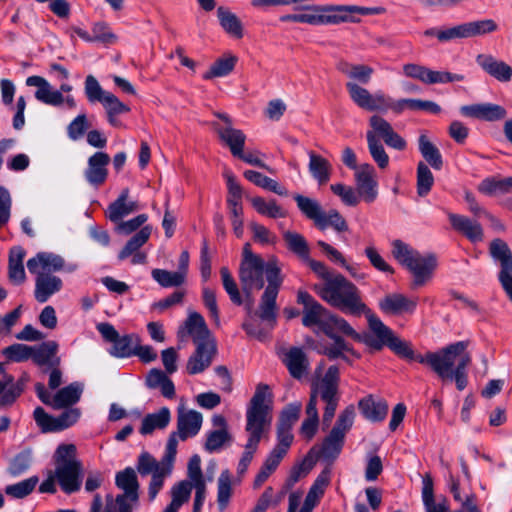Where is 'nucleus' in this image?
I'll return each mask as SVG.
<instances>
[{"label":"nucleus","instance_id":"1","mask_svg":"<svg viewBox=\"0 0 512 512\" xmlns=\"http://www.w3.org/2000/svg\"><path fill=\"white\" fill-rule=\"evenodd\" d=\"M313 290L323 301L346 315H365L368 322L376 316L363 301L359 288L342 274L337 273L327 282L315 284Z\"/></svg>","mask_w":512,"mask_h":512},{"label":"nucleus","instance_id":"2","mask_svg":"<svg viewBox=\"0 0 512 512\" xmlns=\"http://www.w3.org/2000/svg\"><path fill=\"white\" fill-rule=\"evenodd\" d=\"M469 341H458L430 354L424 361L443 380H455L459 391L468 385L467 367L471 355L466 352Z\"/></svg>","mask_w":512,"mask_h":512},{"label":"nucleus","instance_id":"3","mask_svg":"<svg viewBox=\"0 0 512 512\" xmlns=\"http://www.w3.org/2000/svg\"><path fill=\"white\" fill-rule=\"evenodd\" d=\"M269 389L267 384L259 383L247 408L245 430L249 433V437L240 459V461L247 465L253 460L265 431V426L269 425L271 421L269 406L265 404V399L269 395Z\"/></svg>","mask_w":512,"mask_h":512},{"label":"nucleus","instance_id":"4","mask_svg":"<svg viewBox=\"0 0 512 512\" xmlns=\"http://www.w3.org/2000/svg\"><path fill=\"white\" fill-rule=\"evenodd\" d=\"M189 334L196 345L195 352L189 357L186 365L188 374L195 375L207 369L216 353L215 345L209 342L210 331L203 316L197 312L188 315L184 328L178 331L179 337Z\"/></svg>","mask_w":512,"mask_h":512},{"label":"nucleus","instance_id":"5","mask_svg":"<svg viewBox=\"0 0 512 512\" xmlns=\"http://www.w3.org/2000/svg\"><path fill=\"white\" fill-rule=\"evenodd\" d=\"M55 477L61 491L72 495L81 490L83 483V466L76 458L74 444H61L54 454Z\"/></svg>","mask_w":512,"mask_h":512},{"label":"nucleus","instance_id":"6","mask_svg":"<svg viewBox=\"0 0 512 512\" xmlns=\"http://www.w3.org/2000/svg\"><path fill=\"white\" fill-rule=\"evenodd\" d=\"M369 328L374 333L373 337L366 339V346L369 348L380 351L384 346L391 349L397 356L410 360L417 361L421 364H426L424 361L426 357L434 352H427L426 354H415L409 342L397 337L393 331L386 326L382 320L376 315L369 319Z\"/></svg>","mask_w":512,"mask_h":512},{"label":"nucleus","instance_id":"7","mask_svg":"<svg viewBox=\"0 0 512 512\" xmlns=\"http://www.w3.org/2000/svg\"><path fill=\"white\" fill-rule=\"evenodd\" d=\"M392 255L413 274L412 288L423 286L432 277L437 266L435 255L422 256L417 250L412 249L399 239L392 242Z\"/></svg>","mask_w":512,"mask_h":512},{"label":"nucleus","instance_id":"8","mask_svg":"<svg viewBox=\"0 0 512 512\" xmlns=\"http://www.w3.org/2000/svg\"><path fill=\"white\" fill-rule=\"evenodd\" d=\"M328 324L330 326V335H326L328 338H330L333 343L331 344H324L321 345L318 349V353L325 355L327 358H334L338 355L339 349L341 350H347V352L356 358H359L360 355L353 349V347L344 340L342 336H340L338 333H342L345 336L351 337L353 340L362 342L366 345V339L369 337H373V334H364L361 335L358 332L355 331V329L348 323L347 320H345L342 317H339L337 315H334L331 313V316L329 317Z\"/></svg>","mask_w":512,"mask_h":512},{"label":"nucleus","instance_id":"9","mask_svg":"<svg viewBox=\"0 0 512 512\" xmlns=\"http://www.w3.org/2000/svg\"><path fill=\"white\" fill-rule=\"evenodd\" d=\"M270 269L277 270L276 276L279 279H283L281 268L276 258H271L267 262L263 259L239 266V281L242 291L247 298L252 297L253 290H261L264 287V277L269 283Z\"/></svg>","mask_w":512,"mask_h":512},{"label":"nucleus","instance_id":"10","mask_svg":"<svg viewBox=\"0 0 512 512\" xmlns=\"http://www.w3.org/2000/svg\"><path fill=\"white\" fill-rule=\"evenodd\" d=\"M297 303L303 306L302 324L307 328L316 326L325 335H330L328 324L331 313L307 291H298Z\"/></svg>","mask_w":512,"mask_h":512},{"label":"nucleus","instance_id":"11","mask_svg":"<svg viewBox=\"0 0 512 512\" xmlns=\"http://www.w3.org/2000/svg\"><path fill=\"white\" fill-rule=\"evenodd\" d=\"M96 328L106 342L112 343L109 349L111 356L116 358L134 356L136 345L140 343V337L137 334L131 333L120 336L115 327L108 322L99 323Z\"/></svg>","mask_w":512,"mask_h":512},{"label":"nucleus","instance_id":"12","mask_svg":"<svg viewBox=\"0 0 512 512\" xmlns=\"http://www.w3.org/2000/svg\"><path fill=\"white\" fill-rule=\"evenodd\" d=\"M213 115L221 120L224 125L217 121H212L210 123L211 128L217 133L220 141L229 147L234 157L240 155V152L244 150L246 141L244 132L233 127V121L228 114L215 111Z\"/></svg>","mask_w":512,"mask_h":512},{"label":"nucleus","instance_id":"13","mask_svg":"<svg viewBox=\"0 0 512 512\" xmlns=\"http://www.w3.org/2000/svg\"><path fill=\"white\" fill-rule=\"evenodd\" d=\"M276 275L277 270L270 269L269 284H267L259 304L258 316L262 321L269 324H275L276 322V299L283 283V279H279Z\"/></svg>","mask_w":512,"mask_h":512},{"label":"nucleus","instance_id":"14","mask_svg":"<svg viewBox=\"0 0 512 512\" xmlns=\"http://www.w3.org/2000/svg\"><path fill=\"white\" fill-rule=\"evenodd\" d=\"M294 10L321 13L322 25L340 23H358L359 18L351 15L350 5H298Z\"/></svg>","mask_w":512,"mask_h":512},{"label":"nucleus","instance_id":"15","mask_svg":"<svg viewBox=\"0 0 512 512\" xmlns=\"http://www.w3.org/2000/svg\"><path fill=\"white\" fill-rule=\"evenodd\" d=\"M345 86L350 98L358 107L367 111H387L388 96L384 93L371 94L356 82H347Z\"/></svg>","mask_w":512,"mask_h":512},{"label":"nucleus","instance_id":"16","mask_svg":"<svg viewBox=\"0 0 512 512\" xmlns=\"http://www.w3.org/2000/svg\"><path fill=\"white\" fill-rule=\"evenodd\" d=\"M490 256L499 261L501 270L499 272V281L504 291L512 301V275L509 273V262L511 260V250L508 244L501 238L493 239L489 245Z\"/></svg>","mask_w":512,"mask_h":512},{"label":"nucleus","instance_id":"17","mask_svg":"<svg viewBox=\"0 0 512 512\" xmlns=\"http://www.w3.org/2000/svg\"><path fill=\"white\" fill-rule=\"evenodd\" d=\"M375 168L369 164H361L355 173L357 194L367 203H372L378 196Z\"/></svg>","mask_w":512,"mask_h":512},{"label":"nucleus","instance_id":"18","mask_svg":"<svg viewBox=\"0 0 512 512\" xmlns=\"http://www.w3.org/2000/svg\"><path fill=\"white\" fill-rule=\"evenodd\" d=\"M301 409L302 404L300 402L290 403L283 408L277 423V441L292 445L294 436L291 430L300 417Z\"/></svg>","mask_w":512,"mask_h":512},{"label":"nucleus","instance_id":"19","mask_svg":"<svg viewBox=\"0 0 512 512\" xmlns=\"http://www.w3.org/2000/svg\"><path fill=\"white\" fill-rule=\"evenodd\" d=\"M460 112L465 117H470L487 122H495L504 119L507 116L506 109L494 103H478L464 105Z\"/></svg>","mask_w":512,"mask_h":512},{"label":"nucleus","instance_id":"20","mask_svg":"<svg viewBox=\"0 0 512 512\" xmlns=\"http://www.w3.org/2000/svg\"><path fill=\"white\" fill-rule=\"evenodd\" d=\"M58 352L59 345L54 340L34 345V365L43 373H47L53 367L60 366L61 358Z\"/></svg>","mask_w":512,"mask_h":512},{"label":"nucleus","instance_id":"21","mask_svg":"<svg viewBox=\"0 0 512 512\" xmlns=\"http://www.w3.org/2000/svg\"><path fill=\"white\" fill-rule=\"evenodd\" d=\"M110 163V156L102 151L95 152L88 159V166L84 171L85 179L94 187L103 185L108 177L107 165Z\"/></svg>","mask_w":512,"mask_h":512},{"label":"nucleus","instance_id":"22","mask_svg":"<svg viewBox=\"0 0 512 512\" xmlns=\"http://www.w3.org/2000/svg\"><path fill=\"white\" fill-rule=\"evenodd\" d=\"M417 299H410L401 293L387 294L379 301L380 310L387 315L412 314L416 310Z\"/></svg>","mask_w":512,"mask_h":512},{"label":"nucleus","instance_id":"23","mask_svg":"<svg viewBox=\"0 0 512 512\" xmlns=\"http://www.w3.org/2000/svg\"><path fill=\"white\" fill-rule=\"evenodd\" d=\"M372 131L383 139L385 144L396 150L402 151L406 148L407 143L403 137L394 131L391 124L381 116L373 115L369 119Z\"/></svg>","mask_w":512,"mask_h":512},{"label":"nucleus","instance_id":"24","mask_svg":"<svg viewBox=\"0 0 512 512\" xmlns=\"http://www.w3.org/2000/svg\"><path fill=\"white\" fill-rule=\"evenodd\" d=\"M63 281L51 273H37L35 278L34 298L39 303L47 302L53 295L61 291Z\"/></svg>","mask_w":512,"mask_h":512},{"label":"nucleus","instance_id":"25","mask_svg":"<svg viewBox=\"0 0 512 512\" xmlns=\"http://www.w3.org/2000/svg\"><path fill=\"white\" fill-rule=\"evenodd\" d=\"M477 64L491 77L499 82H509L512 79V67L502 60L489 54H479Z\"/></svg>","mask_w":512,"mask_h":512},{"label":"nucleus","instance_id":"26","mask_svg":"<svg viewBox=\"0 0 512 512\" xmlns=\"http://www.w3.org/2000/svg\"><path fill=\"white\" fill-rule=\"evenodd\" d=\"M65 269L68 272H73L76 269V265H70L66 268L64 258L52 252H38L34 257V272L36 274H54Z\"/></svg>","mask_w":512,"mask_h":512},{"label":"nucleus","instance_id":"27","mask_svg":"<svg viewBox=\"0 0 512 512\" xmlns=\"http://www.w3.org/2000/svg\"><path fill=\"white\" fill-rule=\"evenodd\" d=\"M202 414L195 410H178L177 431L179 438L185 441L188 437L195 436L202 425Z\"/></svg>","mask_w":512,"mask_h":512},{"label":"nucleus","instance_id":"28","mask_svg":"<svg viewBox=\"0 0 512 512\" xmlns=\"http://www.w3.org/2000/svg\"><path fill=\"white\" fill-rule=\"evenodd\" d=\"M290 375L295 379H301L308 371L309 361L301 348L292 347L283 358Z\"/></svg>","mask_w":512,"mask_h":512},{"label":"nucleus","instance_id":"29","mask_svg":"<svg viewBox=\"0 0 512 512\" xmlns=\"http://www.w3.org/2000/svg\"><path fill=\"white\" fill-rule=\"evenodd\" d=\"M448 216L452 227L456 231L462 233L472 242L482 241L483 229L478 222L459 214L450 213Z\"/></svg>","mask_w":512,"mask_h":512},{"label":"nucleus","instance_id":"30","mask_svg":"<svg viewBox=\"0 0 512 512\" xmlns=\"http://www.w3.org/2000/svg\"><path fill=\"white\" fill-rule=\"evenodd\" d=\"M448 216L452 227L456 231L462 233L472 242L482 241L483 229L478 222L459 214L450 213Z\"/></svg>","mask_w":512,"mask_h":512},{"label":"nucleus","instance_id":"31","mask_svg":"<svg viewBox=\"0 0 512 512\" xmlns=\"http://www.w3.org/2000/svg\"><path fill=\"white\" fill-rule=\"evenodd\" d=\"M298 209L300 212L309 220L314 222V225L320 226L324 225V210L321 207V204L316 200L307 196H303L301 194H295L293 196Z\"/></svg>","mask_w":512,"mask_h":512},{"label":"nucleus","instance_id":"32","mask_svg":"<svg viewBox=\"0 0 512 512\" xmlns=\"http://www.w3.org/2000/svg\"><path fill=\"white\" fill-rule=\"evenodd\" d=\"M344 442L345 437L331 430L323 439L322 445L318 451V458H322L329 464H332L340 455Z\"/></svg>","mask_w":512,"mask_h":512},{"label":"nucleus","instance_id":"33","mask_svg":"<svg viewBox=\"0 0 512 512\" xmlns=\"http://www.w3.org/2000/svg\"><path fill=\"white\" fill-rule=\"evenodd\" d=\"M331 481V469L326 467L321 471V473L317 476L312 486L310 487L303 505L313 509L317 506L320 499L323 497L325 493V489L329 485Z\"/></svg>","mask_w":512,"mask_h":512},{"label":"nucleus","instance_id":"34","mask_svg":"<svg viewBox=\"0 0 512 512\" xmlns=\"http://www.w3.org/2000/svg\"><path fill=\"white\" fill-rule=\"evenodd\" d=\"M336 69L352 79V82L358 81L362 84H368L374 73V69L368 65L351 64L344 59L336 63Z\"/></svg>","mask_w":512,"mask_h":512},{"label":"nucleus","instance_id":"35","mask_svg":"<svg viewBox=\"0 0 512 512\" xmlns=\"http://www.w3.org/2000/svg\"><path fill=\"white\" fill-rule=\"evenodd\" d=\"M358 408L362 415L371 422L383 421L388 413L386 401H375L371 395L361 399Z\"/></svg>","mask_w":512,"mask_h":512},{"label":"nucleus","instance_id":"36","mask_svg":"<svg viewBox=\"0 0 512 512\" xmlns=\"http://www.w3.org/2000/svg\"><path fill=\"white\" fill-rule=\"evenodd\" d=\"M83 393V385L79 382H73L59 389L55 394V410L73 407L80 401Z\"/></svg>","mask_w":512,"mask_h":512},{"label":"nucleus","instance_id":"37","mask_svg":"<svg viewBox=\"0 0 512 512\" xmlns=\"http://www.w3.org/2000/svg\"><path fill=\"white\" fill-rule=\"evenodd\" d=\"M34 86L37 87L35 97L50 106H60L64 102V96L58 90H53L51 85L40 76L34 75Z\"/></svg>","mask_w":512,"mask_h":512},{"label":"nucleus","instance_id":"38","mask_svg":"<svg viewBox=\"0 0 512 512\" xmlns=\"http://www.w3.org/2000/svg\"><path fill=\"white\" fill-rule=\"evenodd\" d=\"M25 255V250L20 246L12 247L9 252L8 277L16 285L21 284L25 280L23 265Z\"/></svg>","mask_w":512,"mask_h":512},{"label":"nucleus","instance_id":"39","mask_svg":"<svg viewBox=\"0 0 512 512\" xmlns=\"http://www.w3.org/2000/svg\"><path fill=\"white\" fill-rule=\"evenodd\" d=\"M418 149L425 161L435 170L443 167V158L440 150L434 145L425 134L418 138Z\"/></svg>","mask_w":512,"mask_h":512},{"label":"nucleus","instance_id":"40","mask_svg":"<svg viewBox=\"0 0 512 512\" xmlns=\"http://www.w3.org/2000/svg\"><path fill=\"white\" fill-rule=\"evenodd\" d=\"M309 155V172L320 185L327 183L331 175V164L329 161L317 155L315 152H308Z\"/></svg>","mask_w":512,"mask_h":512},{"label":"nucleus","instance_id":"41","mask_svg":"<svg viewBox=\"0 0 512 512\" xmlns=\"http://www.w3.org/2000/svg\"><path fill=\"white\" fill-rule=\"evenodd\" d=\"M171 419L169 408L162 407L157 413L146 415L140 427L142 435L151 434L155 429H164L168 426Z\"/></svg>","mask_w":512,"mask_h":512},{"label":"nucleus","instance_id":"42","mask_svg":"<svg viewBox=\"0 0 512 512\" xmlns=\"http://www.w3.org/2000/svg\"><path fill=\"white\" fill-rule=\"evenodd\" d=\"M217 16L224 31L236 39H241L244 35L243 25L236 14L220 6L217 9Z\"/></svg>","mask_w":512,"mask_h":512},{"label":"nucleus","instance_id":"43","mask_svg":"<svg viewBox=\"0 0 512 512\" xmlns=\"http://www.w3.org/2000/svg\"><path fill=\"white\" fill-rule=\"evenodd\" d=\"M21 393V383H15L12 375H5L0 380V408L11 406Z\"/></svg>","mask_w":512,"mask_h":512},{"label":"nucleus","instance_id":"44","mask_svg":"<svg viewBox=\"0 0 512 512\" xmlns=\"http://www.w3.org/2000/svg\"><path fill=\"white\" fill-rule=\"evenodd\" d=\"M237 62V56L232 54L224 55L214 61L209 70L203 74V78L210 80L216 77H225L234 70Z\"/></svg>","mask_w":512,"mask_h":512},{"label":"nucleus","instance_id":"45","mask_svg":"<svg viewBox=\"0 0 512 512\" xmlns=\"http://www.w3.org/2000/svg\"><path fill=\"white\" fill-rule=\"evenodd\" d=\"M115 484L123 490L122 494L131 495L133 498L139 497V482L133 468L127 467L119 471L115 476Z\"/></svg>","mask_w":512,"mask_h":512},{"label":"nucleus","instance_id":"46","mask_svg":"<svg viewBox=\"0 0 512 512\" xmlns=\"http://www.w3.org/2000/svg\"><path fill=\"white\" fill-rule=\"evenodd\" d=\"M243 175L248 181L265 190L271 191L280 196H287L288 194L287 189L281 186L276 180L269 178L258 171L246 170Z\"/></svg>","mask_w":512,"mask_h":512},{"label":"nucleus","instance_id":"47","mask_svg":"<svg viewBox=\"0 0 512 512\" xmlns=\"http://www.w3.org/2000/svg\"><path fill=\"white\" fill-rule=\"evenodd\" d=\"M152 228L149 225L142 227L135 235H133L122 250L118 254L120 261L125 260L138 250L148 241Z\"/></svg>","mask_w":512,"mask_h":512},{"label":"nucleus","instance_id":"48","mask_svg":"<svg viewBox=\"0 0 512 512\" xmlns=\"http://www.w3.org/2000/svg\"><path fill=\"white\" fill-rule=\"evenodd\" d=\"M283 239L290 252L303 260L308 259L310 249L307 240L302 234L293 231H285L283 233Z\"/></svg>","mask_w":512,"mask_h":512},{"label":"nucleus","instance_id":"49","mask_svg":"<svg viewBox=\"0 0 512 512\" xmlns=\"http://www.w3.org/2000/svg\"><path fill=\"white\" fill-rule=\"evenodd\" d=\"M368 149L373 160L380 169H385L389 164V156L386 153L379 137L372 130L366 134Z\"/></svg>","mask_w":512,"mask_h":512},{"label":"nucleus","instance_id":"50","mask_svg":"<svg viewBox=\"0 0 512 512\" xmlns=\"http://www.w3.org/2000/svg\"><path fill=\"white\" fill-rule=\"evenodd\" d=\"M250 201L253 208L261 215L273 219L286 217V211L274 199L266 202L264 198L256 196L252 197Z\"/></svg>","mask_w":512,"mask_h":512},{"label":"nucleus","instance_id":"51","mask_svg":"<svg viewBox=\"0 0 512 512\" xmlns=\"http://www.w3.org/2000/svg\"><path fill=\"white\" fill-rule=\"evenodd\" d=\"M339 381V368L337 365H331L319 383L312 388H316L319 393L339 394Z\"/></svg>","mask_w":512,"mask_h":512},{"label":"nucleus","instance_id":"52","mask_svg":"<svg viewBox=\"0 0 512 512\" xmlns=\"http://www.w3.org/2000/svg\"><path fill=\"white\" fill-rule=\"evenodd\" d=\"M1 355L6 361L20 363L32 358V346L15 343L1 350Z\"/></svg>","mask_w":512,"mask_h":512},{"label":"nucleus","instance_id":"53","mask_svg":"<svg viewBox=\"0 0 512 512\" xmlns=\"http://www.w3.org/2000/svg\"><path fill=\"white\" fill-rule=\"evenodd\" d=\"M434 184V176L426 163L420 161L417 165V194L420 197L428 195Z\"/></svg>","mask_w":512,"mask_h":512},{"label":"nucleus","instance_id":"54","mask_svg":"<svg viewBox=\"0 0 512 512\" xmlns=\"http://www.w3.org/2000/svg\"><path fill=\"white\" fill-rule=\"evenodd\" d=\"M466 38L485 35L497 30V23L493 19H484L463 23Z\"/></svg>","mask_w":512,"mask_h":512},{"label":"nucleus","instance_id":"55","mask_svg":"<svg viewBox=\"0 0 512 512\" xmlns=\"http://www.w3.org/2000/svg\"><path fill=\"white\" fill-rule=\"evenodd\" d=\"M152 277L162 287H176L184 283V272H170L164 269L152 270Z\"/></svg>","mask_w":512,"mask_h":512},{"label":"nucleus","instance_id":"56","mask_svg":"<svg viewBox=\"0 0 512 512\" xmlns=\"http://www.w3.org/2000/svg\"><path fill=\"white\" fill-rule=\"evenodd\" d=\"M221 280L223 284V288L226 293L229 295L231 302L235 305H242L243 299L241 293L239 291L238 285L235 282L233 276L231 275L229 269L227 267H222L220 269Z\"/></svg>","mask_w":512,"mask_h":512},{"label":"nucleus","instance_id":"57","mask_svg":"<svg viewBox=\"0 0 512 512\" xmlns=\"http://www.w3.org/2000/svg\"><path fill=\"white\" fill-rule=\"evenodd\" d=\"M232 487H231V475L229 470H224L221 472L218 478V494H217V502L219 509L223 511L229 502L231 497Z\"/></svg>","mask_w":512,"mask_h":512},{"label":"nucleus","instance_id":"58","mask_svg":"<svg viewBox=\"0 0 512 512\" xmlns=\"http://www.w3.org/2000/svg\"><path fill=\"white\" fill-rule=\"evenodd\" d=\"M129 190L124 189L118 198L112 202L106 211L108 219L114 223L119 222L123 217L127 216L126 200L128 199Z\"/></svg>","mask_w":512,"mask_h":512},{"label":"nucleus","instance_id":"59","mask_svg":"<svg viewBox=\"0 0 512 512\" xmlns=\"http://www.w3.org/2000/svg\"><path fill=\"white\" fill-rule=\"evenodd\" d=\"M323 223L324 225L317 226L321 231L326 230L328 227L333 228L338 233L347 232L349 229L347 221L336 209L324 212Z\"/></svg>","mask_w":512,"mask_h":512},{"label":"nucleus","instance_id":"60","mask_svg":"<svg viewBox=\"0 0 512 512\" xmlns=\"http://www.w3.org/2000/svg\"><path fill=\"white\" fill-rule=\"evenodd\" d=\"M291 444H284L282 441H277V445L272 449L267 458L265 459L262 467L268 472L273 473L279 466L280 462L287 454Z\"/></svg>","mask_w":512,"mask_h":512},{"label":"nucleus","instance_id":"61","mask_svg":"<svg viewBox=\"0 0 512 512\" xmlns=\"http://www.w3.org/2000/svg\"><path fill=\"white\" fill-rule=\"evenodd\" d=\"M136 468L142 476L152 475L160 471L161 468H164V460L161 459V461L158 462L150 453L142 452L138 457Z\"/></svg>","mask_w":512,"mask_h":512},{"label":"nucleus","instance_id":"62","mask_svg":"<svg viewBox=\"0 0 512 512\" xmlns=\"http://www.w3.org/2000/svg\"><path fill=\"white\" fill-rule=\"evenodd\" d=\"M34 420L43 433L60 432L58 417L46 413L42 407L34 409Z\"/></svg>","mask_w":512,"mask_h":512},{"label":"nucleus","instance_id":"63","mask_svg":"<svg viewBox=\"0 0 512 512\" xmlns=\"http://www.w3.org/2000/svg\"><path fill=\"white\" fill-rule=\"evenodd\" d=\"M231 436L227 429H218L210 431L204 445L206 451L212 453L218 451L222 446L230 441Z\"/></svg>","mask_w":512,"mask_h":512},{"label":"nucleus","instance_id":"64","mask_svg":"<svg viewBox=\"0 0 512 512\" xmlns=\"http://www.w3.org/2000/svg\"><path fill=\"white\" fill-rule=\"evenodd\" d=\"M355 417V408L353 405L347 406L338 416L334 427L331 429L334 432L346 436V433L351 429Z\"/></svg>","mask_w":512,"mask_h":512}]
</instances>
